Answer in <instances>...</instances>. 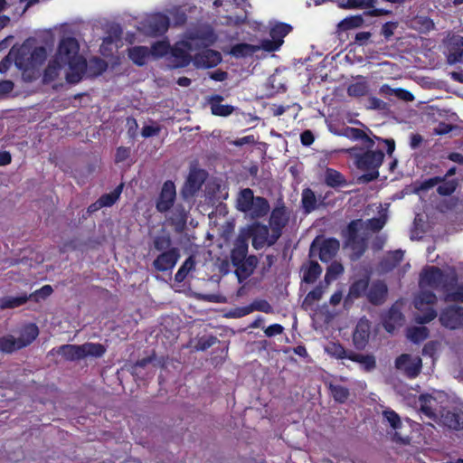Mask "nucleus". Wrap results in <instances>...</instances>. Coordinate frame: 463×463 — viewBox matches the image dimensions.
Masks as SVG:
<instances>
[{
    "instance_id": "nucleus-1",
    "label": "nucleus",
    "mask_w": 463,
    "mask_h": 463,
    "mask_svg": "<svg viewBox=\"0 0 463 463\" xmlns=\"http://www.w3.org/2000/svg\"><path fill=\"white\" fill-rule=\"evenodd\" d=\"M79 52V42L74 37L69 36L60 41L54 56L56 63L60 62L64 67L68 66L66 80L71 84L80 82L84 76L87 61Z\"/></svg>"
},
{
    "instance_id": "nucleus-2",
    "label": "nucleus",
    "mask_w": 463,
    "mask_h": 463,
    "mask_svg": "<svg viewBox=\"0 0 463 463\" xmlns=\"http://www.w3.org/2000/svg\"><path fill=\"white\" fill-rule=\"evenodd\" d=\"M347 153L354 158L355 166L364 172L359 177L362 183H370L379 177V168L385 156L381 149L355 146L347 149Z\"/></svg>"
},
{
    "instance_id": "nucleus-3",
    "label": "nucleus",
    "mask_w": 463,
    "mask_h": 463,
    "mask_svg": "<svg viewBox=\"0 0 463 463\" xmlns=\"http://www.w3.org/2000/svg\"><path fill=\"white\" fill-rule=\"evenodd\" d=\"M457 282L458 276L456 274L448 276L436 266L426 267L420 275V286L421 288L425 286L435 289L440 288L444 292L453 288Z\"/></svg>"
},
{
    "instance_id": "nucleus-4",
    "label": "nucleus",
    "mask_w": 463,
    "mask_h": 463,
    "mask_svg": "<svg viewBox=\"0 0 463 463\" xmlns=\"http://www.w3.org/2000/svg\"><path fill=\"white\" fill-rule=\"evenodd\" d=\"M293 30L287 23L276 22L269 29L270 39H263L260 43L262 50L272 52L279 50L284 43V38Z\"/></svg>"
},
{
    "instance_id": "nucleus-5",
    "label": "nucleus",
    "mask_w": 463,
    "mask_h": 463,
    "mask_svg": "<svg viewBox=\"0 0 463 463\" xmlns=\"http://www.w3.org/2000/svg\"><path fill=\"white\" fill-rule=\"evenodd\" d=\"M343 135L351 140L362 141L363 146L369 148L374 147V139L378 140L379 142H383L387 146L386 150L389 156H392L393 151L395 150V141L393 139H384L376 136H373V137H370L364 130L360 128L346 127L344 129Z\"/></svg>"
},
{
    "instance_id": "nucleus-6",
    "label": "nucleus",
    "mask_w": 463,
    "mask_h": 463,
    "mask_svg": "<svg viewBox=\"0 0 463 463\" xmlns=\"http://www.w3.org/2000/svg\"><path fill=\"white\" fill-rule=\"evenodd\" d=\"M340 247L339 241L335 238L324 239L320 242L318 239L313 241L309 250V256L318 255L322 262L330 261L337 253Z\"/></svg>"
},
{
    "instance_id": "nucleus-7",
    "label": "nucleus",
    "mask_w": 463,
    "mask_h": 463,
    "mask_svg": "<svg viewBox=\"0 0 463 463\" xmlns=\"http://www.w3.org/2000/svg\"><path fill=\"white\" fill-rule=\"evenodd\" d=\"M169 25V17L162 13H156L148 16L142 23V29L146 35L157 37L166 33Z\"/></svg>"
},
{
    "instance_id": "nucleus-8",
    "label": "nucleus",
    "mask_w": 463,
    "mask_h": 463,
    "mask_svg": "<svg viewBox=\"0 0 463 463\" xmlns=\"http://www.w3.org/2000/svg\"><path fill=\"white\" fill-rule=\"evenodd\" d=\"M395 367L408 378L414 379L421 372L422 361L419 356L411 357V354H402L395 359Z\"/></svg>"
},
{
    "instance_id": "nucleus-9",
    "label": "nucleus",
    "mask_w": 463,
    "mask_h": 463,
    "mask_svg": "<svg viewBox=\"0 0 463 463\" xmlns=\"http://www.w3.org/2000/svg\"><path fill=\"white\" fill-rule=\"evenodd\" d=\"M180 256V250L177 247L160 252L152 263L153 268L159 272L171 271L178 262Z\"/></svg>"
},
{
    "instance_id": "nucleus-10",
    "label": "nucleus",
    "mask_w": 463,
    "mask_h": 463,
    "mask_svg": "<svg viewBox=\"0 0 463 463\" xmlns=\"http://www.w3.org/2000/svg\"><path fill=\"white\" fill-rule=\"evenodd\" d=\"M439 319L441 326L446 328H461L463 327V307L449 306L440 312Z\"/></svg>"
},
{
    "instance_id": "nucleus-11",
    "label": "nucleus",
    "mask_w": 463,
    "mask_h": 463,
    "mask_svg": "<svg viewBox=\"0 0 463 463\" xmlns=\"http://www.w3.org/2000/svg\"><path fill=\"white\" fill-rule=\"evenodd\" d=\"M250 235L252 237V247L255 250H260L264 246H273L271 243V233L269 228L266 224L254 222L249 229Z\"/></svg>"
},
{
    "instance_id": "nucleus-12",
    "label": "nucleus",
    "mask_w": 463,
    "mask_h": 463,
    "mask_svg": "<svg viewBox=\"0 0 463 463\" xmlns=\"http://www.w3.org/2000/svg\"><path fill=\"white\" fill-rule=\"evenodd\" d=\"M288 217L284 207H276L272 210L269 217V226L271 229V243H276L281 237L283 229L288 224Z\"/></svg>"
},
{
    "instance_id": "nucleus-13",
    "label": "nucleus",
    "mask_w": 463,
    "mask_h": 463,
    "mask_svg": "<svg viewBox=\"0 0 463 463\" xmlns=\"http://www.w3.org/2000/svg\"><path fill=\"white\" fill-rule=\"evenodd\" d=\"M175 197L176 191L174 182L165 181L156 200V210L162 213H166L174 206Z\"/></svg>"
},
{
    "instance_id": "nucleus-14",
    "label": "nucleus",
    "mask_w": 463,
    "mask_h": 463,
    "mask_svg": "<svg viewBox=\"0 0 463 463\" xmlns=\"http://www.w3.org/2000/svg\"><path fill=\"white\" fill-rule=\"evenodd\" d=\"M248 238L246 235L240 234L235 241L232 250H231V261L236 269L241 266L243 260L248 256Z\"/></svg>"
},
{
    "instance_id": "nucleus-15",
    "label": "nucleus",
    "mask_w": 463,
    "mask_h": 463,
    "mask_svg": "<svg viewBox=\"0 0 463 463\" xmlns=\"http://www.w3.org/2000/svg\"><path fill=\"white\" fill-rule=\"evenodd\" d=\"M190 43L184 41L176 43L171 48V55L174 59V67L184 68L189 65L192 57L189 53Z\"/></svg>"
},
{
    "instance_id": "nucleus-16",
    "label": "nucleus",
    "mask_w": 463,
    "mask_h": 463,
    "mask_svg": "<svg viewBox=\"0 0 463 463\" xmlns=\"http://www.w3.org/2000/svg\"><path fill=\"white\" fill-rule=\"evenodd\" d=\"M378 4V0H347L346 5H345L346 8H370L366 14L370 16H383L390 15L392 14L391 10L376 7Z\"/></svg>"
},
{
    "instance_id": "nucleus-17",
    "label": "nucleus",
    "mask_w": 463,
    "mask_h": 463,
    "mask_svg": "<svg viewBox=\"0 0 463 463\" xmlns=\"http://www.w3.org/2000/svg\"><path fill=\"white\" fill-rule=\"evenodd\" d=\"M371 325L368 320L361 319L353 333V343L357 350H363L368 344Z\"/></svg>"
},
{
    "instance_id": "nucleus-18",
    "label": "nucleus",
    "mask_w": 463,
    "mask_h": 463,
    "mask_svg": "<svg viewBox=\"0 0 463 463\" xmlns=\"http://www.w3.org/2000/svg\"><path fill=\"white\" fill-rule=\"evenodd\" d=\"M387 293L388 288L384 281L375 280L369 286L366 298L371 304L379 306L385 301Z\"/></svg>"
},
{
    "instance_id": "nucleus-19",
    "label": "nucleus",
    "mask_w": 463,
    "mask_h": 463,
    "mask_svg": "<svg viewBox=\"0 0 463 463\" xmlns=\"http://www.w3.org/2000/svg\"><path fill=\"white\" fill-rule=\"evenodd\" d=\"M369 283L370 277L368 275L355 279L349 287L348 294L345 299V306L346 307L349 301L352 303L354 299L366 296Z\"/></svg>"
},
{
    "instance_id": "nucleus-20",
    "label": "nucleus",
    "mask_w": 463,
    "mask_h": 463,
    "mask_svg": "<svg viewBox=\"0 0 463 463\" xmlns=\"http://www.w3.org/2000/svg\"><path fill=\"white\" fill-rule=\"evenodd\" d=\"M223 97L219 94L211 96L208 99V104L211 108V112L214 116L228 117L234 111V107L228 104H222Z\"/></svg>"
},
{
    "instance_id": "nucleus-21",
    "label": "nucleus",
    "mask_w": 463,
    "mask_h": 463,
    "mask_svg": "<svg viewBox=\"0 0 463 463\" xmlns=\"http://www.w3.org/2000/svg\"><path fill=\"white\" fill-rule=\"evenodd\" d=\"M221 61V53L212 49H206L195 56V62L203 68H213Z\"/></svg>"
},
{
    "instance_id": "nucleus-22",
    "label": "nucleus",
    "mask_w": 463,
    "mask_h": 463,
    "mask_svg": "<svg viewBox=\"0 0 463 463\" xmlns=\"http://www.w3.org/2000/svg\"><path fill=\"white\" fill-rule=\"evenodd\" d=\"M56 352L62 355L66 361L74 362L83 359L81 345H62L58 349L53 348L51 353Z\"/></svg>"
},
{
    "instance_id": "nucleus-23",
    "label": "nucleus",
    "mask_w": 463,
    "mask_h": 463,
    "mask_svg": "<svg viewBox=\"0 0 463 463\" xmlns=\"http://www.w3.org/2000/svg\"><path fill=\"white\" fill-rule=\"evenodd\" d=\"M258 262V258L255 255H250L245 258L241 266L239 267L238 269H235V275L240 283L248 279L254 272Z\"/></svg>"
},
{
    "instance_id": "nucleus-24",
    "label": "nucleus",
    "mask_w": 463,
    "mask_h": 463,
    "mask_svg": "<svg viewBox=\"0 0 463 463\" xmlns=\"http://www.w3.org/2000/svg\"><path fill=\"white\" fill-rule=\"evenodd\" d=\"M39 328L34 323H29L24 325L21 331L20 335L17 338L20 346L26 347L30 345L38 336Z\"/></svg>"
},
{
    "instance_id": "nucleus-25",
    "label": "nucleus",
    "mask_w": 463,
    "mask_h": 463,
    "mask_svg": "<svg viewBox=\"0 0 463 463\" xmlns=\"http://www.w3.org/2000/svg\"><path fill=\"white\" fill-rule=\"evenodd\" d=\"M128 56L137 66H144L150 56L149 48L146 46L137 45L128 49Z\"/></svg>"
},
{
    "instance_id": "nucleus-26",
    "label": "nucleus",
    "mask_w": 463,
    "mask_h": 463,
    "mask_svg": "<svg viewBox=\"0 0 463 463\" xmlns=\"http://www.w3.org/2000/svg\"><path fill=\"white\" fill-rule=\"evenodd\" d=\"M107 68L108 63L103 59L99 57H92L89 61H87L84 75L88 74V77L95 78L106 71Z\"/></svg>"
},
{
    "instance_id": "nucleus-27",
    "label": "nucleus",
    "mask_w": 463,
    "mask_h": 463,
    "mask_svg": "<svg viewBox=\"0 0 463 463\" xmlns=\"http://www.w3.org/2000/svg\"><path fill=\"white\" fill-rule=\"evenodd\" d=\"M325 184L331 188H337L345 186L347 182L339 171L328 167L325 171Z\"/></svg>"
},
{
    "instance_id": "nucleus-28",
    "label": "nucleus",
    "mask_w": 463,
    "mask_h": 463,
    "mask_svg": "<svg viewBox=\"0 0 463 463\" xmlns=\"http://www.w3.org/2000/svg\"><path fill=\"white\" fill-rule=\"evenodd\" d=\"M404 251L402 250H392L381 261V265L387 270L396 268L403 260Z\"/></svg>"
},
{
    "instance_id": "nucleus-29",
    "label": "nucleus",
    "mask_w": 463,
    "mask_h": 463,
    "mask_svg": "<svg viewBox=\"0 0 463 463\" xmlns=\"http://www.w3.org/2000/svg\"><path fill=\"white\" fill-rule=\"evenodd\" d=\"M411 26L421 33H427L434 29L435 24L429 16L416 15L411 19Z\"/></svg>"
},
{
    "instance_id": "nucleus-30",
    "label": "nucleus",
    "mask_w": 463,
    "mask_h": 463,
    "mask_svg": "<svg viewBox=\"0 0 463 463\" xmlns=\"http://www.w3.org/2000/svg\"><path fill=\"white\" fill-rule=\"evenodd\" d=\"M402 313L399 309L392 307L388 311L387 317L383 322V326L387 332L391 333L394 330L396 325L402 324Z\"/></svg>"
},
{
    "instance_id": "nucleus-31",
    "label": "nucleus",
    "mask_w": 463,
    "mask_h": 463,
    "mask_svg": "<svg viewBox=\"0 0 463 463\" xmlns=\"http://www.w3.org/2000/svg\"><path fill=\"white\" fill-rule=\"evenodd\" d=\"M188 218V212L185 210L184 205L176 204L171 213V222L179 229H183Z\"/></svg>"
},
{
    "instance_id": "nucleus-32",
    "label": "nucleus",
    "mask_w": 463,
    "mask_h": 463,
    "mask_svg": "<svg viewBox=\"0 0 463 463\" xmlns=\"http://www.w3.org/2000/svg\"><path fill=\"white\" fill-rule=\"evenodd\" d=\"M270 206L269 201L261 196H256L254 199L253 206L250 209L251 216L253 218H262L268 214Z\"/></svg>"
},
{
    "instance_id": "nucleus-33",
    "label": "nucleus",
    "mask_w": 463,
    "mask_h": 463,
    "mask_svg": "<svg viewBox=\"0 0 463 463\" xmlns=\"http://www.w3.org/2000/svg\"><path fill=\"white\" fill-rule=\"evenodd\" d=\"M317 197L314 191L305 188L301 194V205L306 213H310L317 208Z\"/></svg>"
},
{
    "instance_id": "nucleus-34",
    "label": "nucleus",
    "mask_w": 463,
    "mask_h": 463,
    "mask_svg": "<svg viewBox=\"0 0 463 463\" xmlns=\"http://www.w3.org/2000/svg\"><path fill=\"white\" fill-rule=\"evenodd\" d=\"M255 196L250 188H244L240 192L238 198L239 210L241 212H249L253 206Z\"/></svg>"
},
{
    "instance_id": "nucleus-35",
    "label": "nucleus",
    "mask_w": 463,
    "mask_h": 463,
    "mask_svg": "<svg viewBox=\"0 0 463 463\" xmlns=\"http://www.w3.org/2000/svg\"><path fill=\"white\" fill-rule=\"evenodd\" d=\"M380 92L386 95H394L397 99L404 101L414 100V96L411 91L402 88L392 89L387 84H384L381 87Z\"/></svg>"
},
{
    "instance_id": "nucleus-36",
    "label": "nucleus",
    "mask_w": 463,
    "mask_h": 463,
    "mask_svg": "<svg viewBox=\"0 0 463 463\" xmlns=\"http://www.w3.org/2000/svg\"><path fill=\"white\" fill-rule=\"evenodd\" d=\"M81 348L83 350V358L87 356L99 358L103 356L107 351L102 344L91 342L81 345Z\"/></svg>"
},
{
    "instance_id": "nucleus-37",
    "label": "nucleus",
    "mask_w": 463,
    "mask_h": 463,
    "mask_svg": "<svg viewBox=\"0 0 463 463\" xmlns=\"http://www.w3.org/2000/svg\"><path fill=\"white\" fill-rule=\"evenodd\" d=\"M195 265L196 262L194 256H189L175 273V280L177 283H182L186 279L189 272L195 269Z\"/></svg>"
},
{
    "instance_id": "nucleus-38",
    "label": "nucleus",
    "mask_w": 463,
    "mask_h": 463,
    "mask_svg": "<svg viewBox=\"0 0 463 463\" xmlns=\"http://www.w3.org/2000/svg\"><path fill=\"white\" fill-rule=\"evenodd\" d=\"M437 302V296L430 290H421L415 299L414 306L418 310H423V307L433 305Z\"/></svg>"
},
{
    "instance_id": "nucleus-39",
    "label": "nucleus",
    "mask_w": 463,
    "mask_h": 463,
    "mask_svg": "<svg viewBox=\"0 0 463 463\" xmlns=\"http://www.w3.org/2000/svg\"><path fill=\"white\" fill-rule=\"evenodd\" d=\"M430 331L426 326H412L408 328L407 337L414 344H420L429 337Z\"/></svg>"
},
{
    "instance_id": "nucleus-40",
    "label": "nucleus",
    "mask_w": 463,
    "mask_h": 463,
    "mask_svg": "<svg viewBox=\"0 0 463 463\" xmlns=\"http://www.w3.org/2000/svg\"><path fill=\"white\" fill-rule=\"evenodd\" d=\"M257 49L258 48L256 46L250 43H237L232 47L231 54L235 58H245L251 56L257 51Z\"/></svg>"
},
{
    "instance_id": "nucleus-41",
    "label": "nucleus",
    "mask_w": 463,
    "mask_h": 463,
    "mask_svg": "<svg viewBox=\"0 0 463 463\" xmlns=\"http://www.w3.org/2000/svg\"><path fill=\"white\" fill-rule=\"evenodd\" d=\"M349 360L361 364L366 371H372L376 367V361L372 354H363L354 353L349 356Z\"/></svg>"
},
{
    "instance_id": "nucleus-42",
    "label": "nucleus",
    "mask_w": 463,
    "mask_h": 463,
    "mask_svg": "<svg viewBox=\"0 0 463 463\" xmlns=\"http://www.w3.org/2000/svg\"><path fill=\"white\" fill-rule=\"evenodd\" d=\"M445 424L452 430H459L463 429V413L455 411H447L444 415Z\"/></svg>"
},
{
    "instance_id": "nucleus-43",
    "label": "nucleus",
    "mask_w": 463,
    "mask_h": 463,
    "mask_svg": "<svg viewBox=\"0 0 463 463\" xmlns=\"http://www.w3.org/2000/svg\"><path fill=\"white\" fill-rule=\"evenodd\" d=\"M23 347L20 346L17 338H14L12 335H5L0 337V351L5 354H12L16 350H20Z\"/></svg>"
},
{
    "instance_id": "nucleus-44",
    "label": "nucleus",
    "mask_w": 463,
    "mask_h": 463,
    "mask_svg": "<svg viewBox=\"0 0 463 463\" xmlns=\"http://www.w3.org/2000/svg\"><path fill=\"white\" fill-rule=\"evenodd\" d=\"M29 300L26 294L18 297H6L0 298V308H14L25 304Z\"/></svg>"
},
{
    "instance_id": "nucleus-45",
    "label": "nucleus",
    "mask_w": 463,
    "mask_h": 463,
    "mask_svg": "<svg viewBox=\"0 0 463 463\" xmlns=\"http://www.w3.org/2000/svg\"><path fill=\"white\" fill-rule=\"evenodd\" d=\"M123 184L118 185L112 192L102 194L99 201L103 207H110L116 203L122 193Z\"/></svg>"
},
{
    "instance_id": "nucleus-46",
    "label": "nucleus",
    "mask_w": 463,
    "mask_h": 463,
    "mask_svg": "<svg viewBox=\"0 0 463 463\" xmlns=\"http://www.w3.org/2000/svg\"><path fill=\"white\" fill-rule=\"evenodd\" d=\"M321 273V266L317 261H310L308 268L304 271L303 280L308 284L314 283Z\"/></svg>"
},
{
    "instance_id": "nucleus-47",
    "label": "nucleus",
    "mask_w": 463,
    "mask_h": 463,
    "mask_svg": "<svg viewBox=\"0 0 463 463\" xmlns=\"http://www.w3.org/2000/svg\"><path fill=\"white\" fill-rule=\"evenodd\" d=\"M433 397L430 394H420L419 397L420 411L430 419H434L436 414L431 407Z\"/></svg>"
},
{
    "instance_id": "nucleus-48",
    "label": "nucleus",
    "mask_w": 463,
    "mask_h": 463,
    "mask_svg": "<svg viewBox=\"0 0 463 463\" xmlns=\"http://www.w3.org/2000/svg\"><path fill=\"white\" fill-rule=\"evenodd\" d=\"M329 391L334 400L339 403L345 402L350 394L346 387L339 384L330 383Z\"/></svg>"
},
{
    "instance_id": "nucleus-49",
    "label": "nucleus",
    "mask_w": 463,
    "mask_h": 463,
    "mask_svg": "<svg viewBox=\"0 0 463 463\" xmlns=\"http://www.w3.org/2000/svg\"><path fill=\"white\" fill-rule=\"evenodd\" d=\"M153 247L156 250L164 252L172 247V239L168 233L156 235L153 240Z\"/></svg>"
},
{
    "instance_id": "nucleus-50",
    "label": "nucleus",
    "mask_w": 463,
    "mask_h": 463,
    "mask_svg": "<svg viewBox=\"0 0 463 463\" xmlns=\"http://www.w3.org/2000/svg\"><path fill=\"white\" fill-rule=\"evenodd\" d=\"M202 175L203 173L200 171H193L189 174L185 184L192 193H194L201 188L204 181Z\"/></svg>"
},
{
    "instance_id": "nucleus-51",
    "label": "nucleus",
    "mask_w": 463,
    "mask_h": 463,
    "mask_svg": "<svg viewBox=\"0 0 463 463\" xmlns=\"http://www.w3.org/2000/svg\"><path fill=\"white\" fill-rule=\"evenodd\" d=\"M346 245L355 252L357 257L362 256L366 249L365 240L361 236H357L354 239L346 237Z\"/></svg>"
},
{
    "instance_id": "nucleus-52",
    "label": "nucleus",
    "mask_w": 463,
    "mask_h": 463,
    "mask_svg": "<svg viewBox=\"0 0 463 463\" xmlns=\"http://www.w3.org/2000/svg\"><path fill=\"white\" fill-rule=\"evenodd\" d=\"M421 313L415 317V322L420 325L427 324L432 321L437 317V311L432 307H423Z\"/></svg>"
},
{
    "instance_id": "nucleus-53",
    "label": "nucleus",
    "mask_w": 463,
    "mask_h": 463,
    "mask_svg": "<svg viewBox=\"0 0 463 463\" xmlns=\"http://www.w3.org/2000/svg\"><path fill=\"white\" fill-rule=\"evenodd\" d=\"M368 91L367 83L364 81H357L352 83L347 88V94L350 97H362L364 96Z\"/></svg>"
},
{
    "instance_id": "nucleus-54",
    "label": "nucleus",
    "mask_w": 463,
    "mask_h": 463,
    "mask_svg": "<svg viewBox=\"0 0 463 463\" xmlns=\"http://www.w3.org/2000/svg\"><path fill=\"white\" fill-rule=\"evenodd\" d=\"M328 353L335 357L336 359H348L349 356H351L352 354H354V351L346 350L341 344H333L328 348Z\"/></svg>"
},
{
    "instance_id": "nucleus-55",
    "label": "nucleus",
    "mask_w": 463,
    "mask_h": 463,
    "mask_svg": "<svg viewBox=\"0 0 463 463\" xmlns=\"http://www.w3.org/2000/svg\"><path fill=\"white\" fill-rule=\"evenodd\" d=\"M170 50V45L165 41H158L152 44L150 51V55L155 57H163L166 53H168Z\"/></svg>"
},
{
    "instance_id": "nucleus-56",
    "label": "nucleus",
    "mask_w": 463,
    "mask_h": 463,
    "mask_svg": "<svg viewBox=\"0 0 463 463\" xmlns=\"http://www.w3.org/2000/svg\"><path fill=\"white\" fill-rule=\"evenodd\" d=\"M383 416L393 430H398L402 427L401 418L393 410L387 409L383 411Z\"/></svg>"
},
{
    "instance_id": "nucleus-57",
    "label": "nucleus",
    "mask_w": 463,
    "mask_h": 463,
    "mask_svg": "<svg viewBox=\"0 0 463 463\" xmlns=\"http://www.w3.org/2000/svg\"><path fill=\"white\" fill-rule=\"evenodd\" d=\"M440 184H439L437 188V193L442 196H449V195L452 194L455 192L457 185H458V183L456 180H449V181L445 180L444 182H441Z\"/></svg>"
},
{
    "instance_id": "nucleus-58",
    "label": "nucleus",
    "mask_w": 463,
    "mask_h": 463,
    "mask_svg": "<svg viewBox=\"0 0 463 463\" xmlns=\"http://www.w3.org/2000/svg\"><path fill=\"white\" fill-rule=\"evenodd\" d=\"M52 292L53 289L51 285H44L28 296V298L29 299H33V301L38 302L41 299H46L52 294Z\"/></svg>"
},
{
    "instance_id": "nucleus-59",
    "label": "nucleus",
    "mask_w": 463,
    "mask_h": 463,
    "mask_svg": "<svg viewBox=\"0 0 463 463\" xmlns=\"http://www.w3.org/2000/svg\"><path fill=\"white\" fill-rule=\"evenodd\" d=\"M446 292V299L455 302H463V283L455 286Z\"/></svg>"
},
{
    "instance_id": "nucleus-60",
    "label": "nucleus",
    "mask_w": 463,
    "mask_h": 463,
    "mask_svg": "<svg viewBox=\"0 0 463 463\" xmlns=\"http://www.w3.org/2000/svg\"><path fill=\"white\" fill-rule=\"evenodd\" d=\"M64 66L60 62H55V58L49 61L47 68L44 71V77L49 78L50 80H54L58 74L59 71L62 69Z\"/></svg>"
},
{
    "instance_id": "nucleus-61",
    "label": "nucleus",
    "mask_w": 463,
    "mask_h": 463,
    "mask_svg": "<svg viewBox=\"0 0 463 463\" xmlns=\"http://www.w3.org/2000/svg\"><path fill=\"white\" fill-rule=\"evenodd\" d=\"M323 293L324 290L322 286H317L307 294L304 299V304L312 305L315 301L320 300L322 298Z\"/></svg>"
},
{
    "instance_id": "nucleus-62",
    "label": "nucleus",
    "mask_w": 463,
    "mask_h": 463,
    "mask_svg": "<svg viewBox=\"0 0 463 463\" xmlns=\"http://www.w3.org/2000/svg\"><path fill=\"white\" fill-rule=\"evenodd\" d=\"M363 226V222L361 219H356L351 221L346 229V237H350L351 239L356 238L359 235V232Z\"/></svg>"
},
{
    "instance_id": "nucleus-63",
    "label": "nucleus",
    "mask_w": 463,
    "mask_h": 463,
    "mask_svg": "<svg viewBox=\"0 0 463 463\" xmlns=\"http://www.w3.org/2000/svg\"><path fill=\"white\" fill-rule=\"evenodd\" d=\"M398 28L397 22H386L383 24L381 29V35H383L385 41H390L394 34V31Z\"/></svg>"
},
{
    "instance_id": "nucleus-64",
    "label": "nucleus",
    "mask_w": 463,
    "mask_h": 463,
    "mask_svg": "<svg viewBox=\"0 0 463 463\" xmlns=\"http://www.w3.org/2000/svg\"><path fill=\"white\" fill-rule=\"evenodd\" d=\"M46 58V50L44 47H35L30 56L32 63H43Z\"/></svg>"
}]
</instances>
